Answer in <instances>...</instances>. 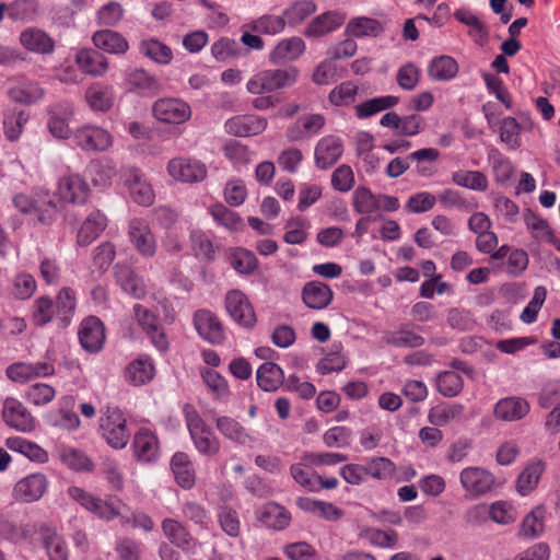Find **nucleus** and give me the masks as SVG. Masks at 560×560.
<instances>
[{
  "label": "nucleus",
  "mask_w": 560,
  "mask_h": 560,
  "mask_svg": "<svg viewBox=\"0 0 560 560\" xmlns=\"http://www.w3.org/2000/svg\"><path fill=\"white\" fill-rule=\"evenodd\" d=\"M100 433L115 450H122L129 442L130 431L124 412L117 407H107L100 418Z\"/></svg>",
  "instance_id": "obj_3"
},
{
  "label": "nucleus",
  "mask_w": 560,
  "mask_h": 560,
  "mask_svg": "<svg viewBox=\"0 0 560 560\" xmlns=\"http://www.w3.org/2000/svg\"><path fill=\"white\" fill-rule=\"evenodd\" d=\"M257 520L268 528L282 530L290 525L291 513L282 505L268 502L256 509Z\"/></svg>",
  "instance_id": "obj_29"
},
{
  "label": "nucleus",
  "mask_w": 560,
  "mask_h": 560,
  "mask_svg": "<svg viewBox=\"0 0 560 560\" xmlns=\"http://www.w3.org/2000/svg\"><path fill=\"white\" fill-rule=\"evenodd\" d=\"M215 427L224 438L234 443L245 444L248 439V434L243 425L231 417L223 416L217 418Z\"/></svg>",
  "instance_id": "obj_58"
},
{
  "label": "nucleus",
  "mask_w": 560,
  "mask_h": 560,
  "mask_svg": "<svg viewBox=\"0 0 560 560\" xmlns=\"http://www.w3.org/2000/svg\"><path fill=\"white\" fill-rule=\"evenodd\" d=\"M168 175L180 183L202 182L208 173L207 166L201 161L194 158H174L167 163Z\"/></svg>",
  "instance_id": "obj_10"
},
{
  "label": "nucleus",
  "mask_w": 560,
  "mask_h": 560,
  "mask_svg": "<svg viewBox=\"0 0 560 560\" xmlns=\"http://www.w3.org/2000/svg\"><path fill=\"white\" fill-rule=\"evenodd\" d=\"M85 100L94 112H106L113 105L110 89L100 84L91 85L85 92Z\"/></svg>",
  "instance_id": "obj_55"
},
{
  "label": "nucleus",
  "mask_w": 560,
  "mask_h": 560,
  "mask_svg": "<svg viewBox=\"0 0 560 560\" xmlns=\"http://www.w3.org/2000/svg\"><path fill=\"white\" fill-rule=\"evenodd\" d=\"M463 489L472 497L491 492L497 487L494 475L486 468L469 466L459 472Z\"/></svg>",
  "instance_id": "obj_9"
},
{
  "label": "nucleus",
  "mask_w": 560,
  "mask_h": 560,
  "mask_svg": "<svg viewBox=\"0 0 560 560\" xmlns=\"http://www.w3.org/2000/svg\"><path fill=\"white\" fill-rule=\"evenodd\" d=\"M127 235L137 253L144 258L156 254L158 243L149 223L142 218H132L128 222Z\"/></svg>",
  "instance_id": "obj_7"
},
{
  "label": "nucleus",
  "mask_w": 560,
  "mask_h": 560,
  "mask_svg": "<svg viewBox=\"0 0 560 560\" xmlns=\"http://www.w3.org/2000/svg\"><path fill=\"white\" fill-rule=\"evenodd\" d=\"M342 152V140L335 136H326L315 147V163L317 167L327 170L340 159Z\"/></svg>",
  "instance_id": "obj_27"
},
{
  "label": "nucleus",
  "mask_w": 560,
  "mask_h": 560,
  "mask_svg": "<svg viewBox=\"0 0 560 560\" xmlns=\"http://www.w3.org/2000/svg\"><path fill=\"white\" fill-rule=\"evenodd\" d=\"M529 412V404L521 397H505L494 405V416L503 421H517Z\"/></svg>",
  "instance_id": "obj_35"
},
{
  "label": "nucleus",
  "mask_w": 560,
  "mask_h": 560,
  "mask_svg": "<svg viewBox=\"0 0 560 560\" xmlns=\"http://www.w3.org/2000/svg\"><path fill=\"white\" fill-rule=\"evenodd\" d=\"M48 488V479L42 472L30 474L13 487L12 495L19 502L33 503L42 499Z\"/></svg>",
  "instance_id": "obj_16"
},
{
  "label": "nucleus",
  "mask_w": 560,
  "mask_h": 560,
  "mask_svg": "<svg viewBox=\"0 0 560 560\" xmlns=\"http://www.w3.org/2000/svg\"><path fill=\"white\" fill-rule=\"evenodd\" d=\"M197 452L206 457H214L219 454L221 443L210 427L190 435Z\"/></svg>",
  "instance_id": "obj_47"
},
{
  "label": "nucleus",
  "mask_w": 560,
  "mask_h": 560,
  "mask_svg": "<svg viewBox=\"0 0 560 560\" xmlns=\"http://www.w3.org/2000/svg\"><path fill=\"white\" fill-rule=\"evenodd\" d=\"M132 448L140 462L152 463L159 457V440L149 429L142 428L135 434Z\"/></svg>",
  "instance_id": "obj_32"
},
{
  "label": "nucleus",
  "mask_w": 560,
  "mask_h": 560,
  "mask_svg": "<svg viewBox=\"0 0 560 560\" xmlns=\"http://www.w3.org/2000/svg\"><path fill=\"white\" fill-rule=\"evenodd\" d=\"M155 374L153 360L145 354L132 360L126 368L125 377L133 386L149 383Z\"/></svg>",
  "instance_id": "obj_34"
},
{
  "label": "nucleus",
  "mask_w": 560,
  "mask_h": 560,
  "mask_svg": "<svg viewBox=\"0 0 560 560\" xmlns=\"http://www.w3.org/2000/svg\"><path fill=\"white\" fill-rule=\"evenodd\" d=\"M439 393L444 397L457 396L464 387L462 376L455 371L441 372L435 380Z\"/></svg>",
  "instance_id": "obj_62"
},
{
  "label": "nucleus",
  "mask_w": 560,
  "mask_h": 560,
  "mask_svg": "<svg viewBox=\"0 0 560 560\" xmlns=\"http://www.w3.org/2000/svg\"><path fill=\"white\" fill-rule=\"evenodd\" d=\"M5 374L11 381L25 384L35 378L52 376L55 364L51 361L16 362L7 368Z\"/></svg>",
  "instance_id": "obj_13"
},
{
  "label": "nucleus",
  "mask_w": 560,
  "mask_h": 560,
  "mask_svg": "<svg viewBox=\"0 0 560 560\" xmlns=\"http://www.w3.org/2000/svg\"><path fill=\"white\" fill-rule=\"evenodd\" d=\"M121 176L132 201L145 207L153 203L155 197L153 188L139 168L126 167Z\"/></svg>",
  "instance_id": "obj_11"
},
{
  "label": "nucleus",
  "mask_w": 560,
  "mask_h": 560,
  "mask_svg": "<svg viewBox=\"0 0 560 560\" xmlns=\"http://www.w3.org/2000/svg\"><path fill=\"white\" fill-rule=\"evenodd\" d=\"M107 226V218L100 210L92 211L82 223L78 234L77 244L88 246L95 241Z\"/></svg>",
  "instance_id": "obj_37"
},
{
  "label": "nucleus",
  "mask_w": 560,
  "mask_h": 560,
  "mask_svg": "<svg viewBox=\"0 0 560 560\" xmlns=\"http://www.w3.org/2000/svg\"><path fill=\"white\" fill-rule=\"evenodd\" d=\"M544 471L545 464L541 460L529 462L517 477L516 491L523 497L533 492Z\"/></svg>",
  "instance_id": "obj_39"
},
{
  "label": "nucleus",
  "mask_w": 560,
  "mask_h": 560,
  "mask_svg": "<svg viewBox=\"0 0 560 560\" xmlns=\"http://www.w3.org/2000/svg\"><path fill=\"white\" fill-rule=\"evenodd\" d=\"M353 209L365 217L378 212L377 195H374L371 189L360 186L352 196Z\"/></svg>",
  "instance_id": "obj_57"
},
{
  "label": "nucleus",
  "mask_w": 560,
  "mask_h": 560,
  "mask_svg": "<svg viewBox=\"0 0 560 560\" xmlns=\"http://www.w3.org/2000/svg\"><path fill=\"white\" fill-rule=\"evenodd\" d=\"M458 73L457 61L447 55L433 58L428 66V75L434 81H450Z\"/></svg>",
  "instance_id": "obj_42"
},
{
  "label": "nucleus",
  "mask_w": 560,
  "mask_h": 560,
  "mask_svg": "<svg viewBox=\"0 0 560 560\" xmlns=\"http://www.w3.org/2000/svg\"><path fill=\"white\" fill-rule=\"evenodd\" d=\"M115 278L121 290L132 298L140 300L147 294V287L142 277L129 266L116 265Z\"/></svg>",
  "instance_id": "obj_33"
},
{
  "label": "nucleus",
  "mask_w": 560,
  "mask_h": 560,
  "mask_svg": "<svg viewBox=\"0 0 560 560\" xmlns=\"http://www.w3.org/2000/svg\"><path fill=\"white\" fill-rule=\"evenodd\" d=\"M305 51V43L301 37H290L280 40L269 55V61L281 65L296 60Z\"/></svg>",
  "instance_id": "obj_36"
},
{
  "label": "nucleus",
  "mask_w": 560,
  "mask_h": 560,
  "mask_svg": "<svg viewBox=\"0 0 560 560\" xmlns=\"http://www.w3.org/2000/svg\"><path fill=\"white\" fill-rule=\"evenodd\" d=\"M524 222L527 229L530 231L534 238L540 242H547L550 244L556 243V237L549 223L534 213L532 210L527 209L524 213Z\"/></svg>",
  "instance_id": "obj_48"
},
{
  "label": "nucleus",
  "mask_w": 560,
  "mask_h": 560,
  "mask_svg": "<svg viewBox=\"0 0 560 560\" xmlns=\"http://www.w3.org/2000/svg\"><path fill=\"white\" fill-rule=\"evenodd\" d=\"M455 19L469 27V35L477 43H482L488 37V32L482 21L469 9L460 8L454 13Z\"/></svg>",
  "instance_id": "obj_56"
},
{
  "label": "nucleus",
  "mask_w": 560,
  "mask_h": 560,
  "mask_svg": "<svg viewBox=\"0 0 560 560\" xmlns=\"http://www.w3.org/2000/svg\"><path fill=\"white\" fill-rule=\"evenodd\" d=\"M152 115L162 124L182 125L190 119L191 108L180 98L162 97L153 103Z\"/></svg>",
  "instance_id": "obj_6"
},
{
  "label": "nucleus",
  "mask_w": 560,
  "mask_h": 560,
  "mask_svg": "<svg viewBox=\"0 0 560 560\" xmlns=\"http://www.w3.org/2000/svg\"><path fill=\"white\" fill-rule=\"evenodd\" d=\"M546 510L536 506L523 518L518 527V536L525 539H535L544 533Z\"/></svg>",
  "instance_id": "obj_44"
},
{
  "label": "nucleus",
  "mask_w": 560,
  "mask_h": 560,
  "mask_svg": "<svg viewBox=\"0 0 560 560\" xmlns=\"http://www.w3.org/2000/svg\"><path fill=\"white\" fill-rule=\"evenodd\" d=\"M230 264L241 275H250L258 267V259L253 252L246 248H235L231 252Z\"/></svg>",
  "instance_id": "obj_61"
},
{
  "label": "nucleus",
  "mask_w": 560,
  "mask_h": 560,
  "mask_svg": "<svg viewBox=\"0 0 560 560\" xmlns=\"http://www.w3.org/2000/svg\"><path fill=\"white\" fill-rule=\"evenodd\" d=\"M5 445L11 451L20 453L33 462L46 463L48 460V453L44 448L24 438H9Z\"/></svg>",
  "instance_id": "obj_46"
},
{
  "label": "nucleus",
  "mask_w": 560,
  "mask_h": 560,
  "mask_svg": "<svg viewBox=\"0 0 560 560\" xmlns=\"http://www.w3.org/2000/svg\"><path fill=\"white\" fill-rule=\"evenodd\" d=\"M176 483L185 490H190L196 483V470L190 456L185 452H176L170 462Z\"/></svg>",
  "instance_id": "obj_28"
},
{
  "label": "nucleus",
  "mask_w": 560,
  "mask_h": 560,
  "mask_svg": "<svg viewBox=\"0 0 560 560\" xmlns=\"http://www.w3.org/2000/svg\"><path fill=\"white\" fill-rule=\"evenodd\" d=\"M256 381L264 392H276L284 382V373L278 364L265 362L256 371Z\"/></svg>",
  "instance_id": "obj_40"
},
{
  "label": "nucleus",
  "mask_w": 560,
  "mask_h": 560,
  "mask_svg": "<svg viewBox=\"0 0 560 560\" xmlns=\"http://www.w3.org/2000/svg\"><path fill=\"white\" fill-rule=\"evenodd\" d=\"M86 174L95 188L106 189L117 175L116 164L108 158L93 160L86 167Z\"/></svg>",
  "instance_id": "obj_31"
},
{
  "label": "nucleus",
  "mask_w": 560,
  "mask_h": 560,
  "mask_svg": "<svg viewBox=\"0 0 560 560\" xmlns=\"http://www.w3.org/2000/svg\"><path fill=\"white\" fill-rule=\"evenodd\" d=\"M399 102L394 95L377 96L366 100L355 106V114L359 118H368L380 112L393 108Z\"/></svg>",
  "instance_id": "obj_50"
},
{
  "label": "nucleus",
  "mask_w": 560,
  "mask_h": 560,
  "mask_svg": "<svg viewBox=\"0 0 560 560\" xmlns=\"http://www.w3.org/2000/svg\"><path fill=\"white\" fill-rule=\"evenodd\" d=\"M57 191L65 202L83 205L90 195L88 183L79 174H67L59 178Z\"/></svg>",
  "instance_id": "obj_18"
},
{
  "label": "nucleus",
  "mask_w": 560,
  "mask_h": 560,
  "mask_svg": "<svg viewBox=\"0 0 560 560\" xmlns=\"http://www.w3.org/2000/svg\"><path fill=\"white\" fill-rule=\"evenodd\" d=\"M9 98L22 105H33L43 100L44 89L35 81L26 78H14L9 81Z\"/></svg>",
  "instance_id": "obj_21"
},
{
  "label": "nucleus",
  "mask_w": 560,
  "mask_h": 560,
  "mask_svg": "<svg viewBox=\"0 0 560 560\" xmlns=\"http://www.w3.org/2000/svg\"><path fill=\"white\" fill-rule=\"evenodd\" d=\"M290 472L300 486L313 492L320 491L322 489H336L339 485V480L336 477L324 478L302 463L292 465Z\"/></svg>",
  "instance_id": "obj_22"
},
{
  "label": "nucleus",
  "mask_w": 560,
  "mask_h": 560,
  "mask_svg": "<svg viewBox=\"0 0 560 560\" xmlns=\"http://www.w3.org/2000/svg\"><path fill=\"white\" fill-rule=\"evenodd\" d=\"M47 128L52 137L68 139L72 136L69 122L74 116V108L70 102L56 103L48 108Z\"/></svg>",
  "instance_id": "obj_14"
},
{
  "label": "nucleus",
  "mask_w": 560,
  "mask_h": 560,
  "mask_svg": "<svg viewBox=\"0 0 560 560\" xmlns=\"http://www.w3.org/2000/svg\"><path fill=\"white\" fill-rule=\"evenodd\" d=\"M72 141L82 151L104 152L112 148L114 138L107 129L101 126L84 124L74 129Z\"/></svg>",
  "instance_id": "obj_5"
},
{
  "label": "nucleus",
  "mask_w": 560,
  "mask_h": 560,
  "mask_svg": "<svg viewBox=\"0 0 560 560\" xmlns=\"http://www.w3.org/2000/svg\"><path fill=\"white\" fill-rule=\"evenodd\" d=\"M464 412V406L457 402L438 405L430 409L428 420L432 425L445 427L459 418Z\"/></svg>",
  "instance_id": "obj_51"
},
{
  "label": "nucleus",
  "mask_w": 560,
  "mask_h": 560,
  "mask_svg": "<svg viewBox=\"0 0 560 560\" xmlns=\"http://www.w3.org/2000/svg\"><path fill=\"white\" fill-rule=\"evenodd\" d=\"M75 62L84 73L95 77L104 74L108 69L106 57L93 49L78 51Z\"/></svg>",
  "instance_id": "obj_41"
},
{
  "label": "nucleus",
  "mask_w": 560,
  "mask_h": 560,
  "mask_svg": "<svg viewBox=\"0 0 560 560\" xmlns=\"http://www.w3.org/2000/svg\"><path fill=\"white\" fill-rule=\"evenodd\" d=\"M68 495L83 509L104 521L116 518L124 506L118 499L104 501L77 486L69 487Z\"/></svg>",
  "instance_id": "obj_4"
},
{
  "label": "nucleus",
  "mask_w": 560,
  "mask_h": 560,
  "mask_svg": "<svg viewBox=\"0 0 560 560\" xmlns=\"http://www.w3.org/2000/svg\"><path fill=\"white\" fill-rule=\"evenodd\" d=\"M209 213L218 225L231 232L240 231L244 226L242 218L222 203L211 206Z\"/></svg>",
  "instance_id": "obj_53"
},
{
  "label": "nucleus",
  "mask_w": 560,
  "mask_h": 560,
  "mask_svg": "<svg viewBox=\"0 0 560 560\" xmlns=\"http://www.w3.org/2000/svg\"><path fill=\"white\" fill-rule=\"evenodd\" d=\"M140 52L160 65H168L173 59L172 49L155 38L143 39L140 44Z\"/></svg>",
  "instance_id": "obj_52"
},
{
  "label": "nucleus",
  "mask_w": 560,
  "mask_h": 560,
  "mask_svg": "<svg viewBox=\"0 0 560 560\" xmlns=\"http://www.w3.org/2000/svg\"><path fill=\"white\" fill-rule=\"evenodd\" d=\"M301 295L303 303L312 310H324L334 299L331 288L324 282L315 280L304 284Z\"/></svg>",
  "instance_id": "obj_30"
},
{
  "label": "nucleus",
  "mask_w": 560,
  "mask_h": 560,
  "mask_svg": "<svg viewBox=\"0 0 560 560\" xmlns=\"http://www.w3.org/2000/svg\"><path fill=\"white\" fill-rule=\"evenodd\" d=\"M2 417L4 422L21 432L35 429V419L27 408L16 398H7L3 404Z\"/></svg>",
  "instance_id": "obj_19"
},
{
  "label": "nucleus",
  "mask_w": 560,
  "mask_h": 560,
  "mask_svg": "<svg viewBox=\"0 0 560 560\" xmlns=\"http://www.w3.org/2000/svg\"><path fill=\"white\" fill-rule=\"evenodd\" d=\"M452 182L460 187L477 191H485L488 188L487 176L480 171L454 172Z\"/></svg>",
  "instance_id": "obj_60"
},
{
  "label": "nucleus",
  "mask_w": 560,
  "mask_h": 560,
  "mask_svg": "<svg viewBox=\"0 0 560 560\" xmlns=\"http://www.w3.org/2000/svg\"><path fill=\"white\" fill-rule=\"evenodd\" d=\"M383 32L382 24L371 18L359 16L351 19L346 26V34L350 37H376Z\"/></svg>",
  "instance_id": "obj_45"
},
{
  "label": "nucleus",
  "mask_w": 560,
  "mask_h": 560,
  "mask_svg": "<svg viewBox=\"0 0 560 560\" xmlns=\"http://www.w3.org/2000/svg\"><path fill=\"white\" fill-rule=\"evenodd\" d=\"M346 20V14L340 11H327L316 16L307 26V36H322L340 27Z\"/></svg>",
  "instance_id": "obj_38"
},
{
  "label": "nucleus",
  "mask_w": 560,
  "mask_h": 560,
  "mask_svg": "<svg viewBox=\"0 0 560 560\" xmlns=\"http://www.w3.org/2000/svg\"><path fill=\"white\" fill-rule=\"evenodd\" d=\"M299 71L295 67L287 69H265L256 72L246 83V90L254 95H262L293 85Z\"/></svg>",
  "instance_id": "obj_2"
},
{
  "label": "nucleus",
  "mask_w": 560,
  "mask_h": 560,
  "mask_svg": "<svg viewBox=\"0 0 560 560\" xmlns=\"http://www.w3.org/2000/svg\"><path fill=\"white\" fill-rule=\"evenodd\" d=\"M225 308L229 315L238 325L245 328H253L256 325L257 317L255 310L247 295L241 290H230L225 294Z\"/></svg>",
  "instance_id": "obj_12"
},
{
  "label": "nucleus",
  "mask_w": 560,
  "mask_h": 560,
  "mask_svg": "<svg viewBox=\"0 0 560 560\" xmlns=\"http://www.w3.org/2000/svg\"><path fill=\"white\" fill-rule=\"evenodd\" d=\"M268 120L255 114L236 115L224 124L225 131L235 137L257 136L266 130Z\"/></svg>",
  "instance_id": "obj_20"
},
{
  "label": "nucleus",
  "mask_w": 560,
  "mask_h": 560,
  "mask_svg": "<svg viewBox=\"0 0 560 560\" xmlns=\"http://www.w3.org/2000/svg\"><path fill=\"white\" fill-rule=\"evenodd\" d=\"M12 202L19 212L35 219L43 225L52 224L59 212L50 192L44 189L15 194Z\"/></svg>",
  "instance_id": "obj_1"
},
{
  "label": "nucleus",
  "mask_w": 560,
  "mask_h": 560,
  "mask_svg": "<svg viewBox=\"0 0 560 560\" xmlns=\"http://www.w3.org/2000/svg\"><path fill=\"white\" fill-rule=\"evenodd\" d=\"M194 326L198 335L211 345H221L225 339L222 323L209 310H199L194 314Z\"/></svg>",
  "instance_id": "obj_17"
},
{
  "label": "nucleus",
  "mask_w": 560,
  "mask_h": 560,
  "mask_svg": "<svg viewBox=\"0 0 560 560\" xmlns=\"http://www.w3.org/2000/svg\"><path fill=\"white\" fill-rule=\"evenodd\" d=\"M133 317L137 324L145 332L151 343L160 351L168 350V339L163 326L160 324L156 315L141 304L133 305Z\"/></svg>",
  "instance_id": "obj_8"
},
{
  "label": "nucleus",
  "mask_w": 560,
  "mask_h": 560,
  "mask_svg": "<svg viewBox=\"0 0 560 560\" xmlns=\"http://www.w3.org/2000/svg\"><path fill=\"white\" fill-rule=\"evenodd\" d=\"M161 528L172 545L187 552L196 548L197 540L189 533L187 526L177 518H164L161 523Z\"/></svg>",
  "instance_id": "obj_24"
},
{
  "label": "nucleus",
  "mask_w": 560,
  "mask_h": 560,
  "mask_svg": "<svg viewBox=\"0 0 560 560\" xmlns=\"http://www.w3.org/2000/svg\"><path fill=\"white\" fill-rule=\"evenodd\" d=\"M486 513L497 524L508 525L515 521L516 513L513 505L506 501H495L489 508L476 505L467 512L468 520H478Z\"/></svg>",
  "instance_id": "obj_25"
},
{
  "label": "nucleus",
  "mask_w": 560,
  "mask_h": 560,
  "mask_svg": "<svg viewBox=\"0 0 560 560\" xmlns=\"http://www.w3.org/2000/svg\"><path fill=\"white\" fill-rule=\"evenodd\" d=\"M94 45L109 54H125L128 50V42L119 33L112 30L98 31L93 35Z\"/></svg>",
  "instance_id": "obj_43"
},
{
  "label": "nucleus",
  "mask_w": 560,
  "mask_h": 560,
  "mask_svg": "<svg viewBox=\"0 0 560 560\" xmlns=\"http://www.w3.org/2000/svg\"><path fill=\"white\" fill-rule=\"evenodd\" d=\"M311 228L310 222L301 217L290 219L285 229L287 232L283 235V241L290 245H299L306 241L308 233L307 230Z\"/></svg>",
  "instance_id": "obj_63"
},
{
  "label": "nucleus",
  "mask_w": 560,
  "mask_h": 560,
  "mask_svg": "<svg viewBox=\"0 0 560 560\" xmlns=\"http://www.w3.org/2000/svg\"><path fill=\"white\" fill-rule=\"evenodd\" d=\"M20 45L30 52L36 55H50L55 51V40L44 30L30 26L19 35Z\"/></svg>",
  "instance_id": "obj_23"
},
{
  "label": "nucleus",
  "mask_w": 560,
  "mask_h": 560,
  "mask_svg": "<svg viewBox=\"0 0 560 560\" xmlns=\"http://www.w3.org/2000/svg\"><path fill=\"white\" fill-rule=\"evenodd\" d=\"M362 537L370 545L383 549H394L398 545V534L394 529L382 530L374 527H368L362 530Z\"/></svg>",
  "instance_id": "obj_59"
},
{
  "label": "nucleus",
  "mask_w": 560,
  "mask_h": 560,
  "mask_svg": "<svg viewBox=\"0 0 560 560\" xmlns=\"http://www.w3.org/2000/svg\"><path fill=\"white\" fill-rule=\"evenodd\" d=\"M128 91L140 96L152 97L161 90L160 81L144 69H133L126 74Z\"/></svg>",
  "instance_id": "obj_26"
},
{
  "label": "nucleus",
  "mask_w": 560,
  "mask_h": 560,
  "mask_svg": "<svg viewBox=\"0 0 560 560\" xmlns=\"http://www.w3.org/2000/svg\"><path fill=\"white\" fill-rule=\"evenodd\" d=\"M55 307L56 318L60 320L63 326L69 325L77 307L74 291L70 288H62L57 295Z\"/></svg>",
  "instance_id": "obj_49"
},
{
  "label": "nucleus",
  "mask_w": 560,
  "mask_h": 560,
  "mask_svg": "<svg viewBox=\"0 0 560 560\" xmlns=\"http://www.w3.org/2000/svg\"><path fill=\"white\" fill-rule=\"evenodd\" d=\"M316 9L317 7L312 0L296 1L284 10L283 18L285 23L296 25L315 13Z\"/></svg>",
  "instance_id": "obj_64"
},
{
  "label": "nucleus",
  "mask_w": 560,
  "mask_h": 560,
  "mask_svg": "<svg viewBox=\"0 0 560 560\" xmlns=\"http://www.w3.org/2000/svg\"><path fill=\"white\" fill-rule=\"evenodd\" d=\"M190 248L196 258L203 261L214 259L215 249L212 240L207 233L200 230H194L190 233Z\"/></svg>",
  "instance_id": "obj_54"
},
{
  "label": "nucleus",
  "mask_w": 560,
  "mask_h": 560,
  "mask_svg": "<svg viewBox=\"0 0 560 560\" xmlns=\"http://www.w3.org/2000/svg\"><path fill=\"white\" fill-rule=\"evenodd\" d=\"M78 337L86 352L97 353L103 349L106 339L104 324L98 317L89 316L81 322Z\"/></svg>",
  "instance_id": "obj_15"
}]
</instances>
